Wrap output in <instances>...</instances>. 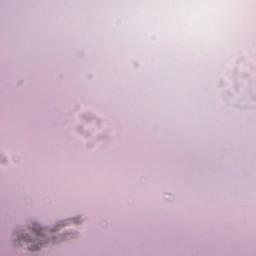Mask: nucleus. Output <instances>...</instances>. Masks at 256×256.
Returning <instances> with one entry per match:
<instances>
[{"label":"nucleus","instance_id":"obj_1","mask_svg":"<svg viewBox=\"0 0 256 256\" xmlns=\"http://www.w3.org/2000/svg\"><path fill=\"white\" fill-rule=\"evenodd\" d=\"M32 231L34 235H36V238L31 240L29 237H25L24 241H31L32 247L30 248L32 251H37V249H41L43 247V243L47 241V238L43 233H45V228H40L38 224H34L32 226Z\"/></svg>","mask_w":256,"mask_h":256}]
</instances>
